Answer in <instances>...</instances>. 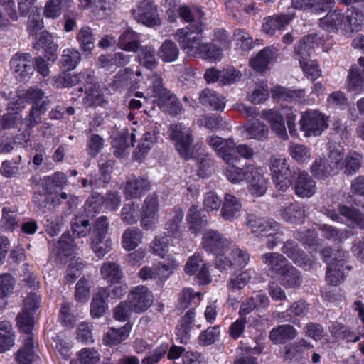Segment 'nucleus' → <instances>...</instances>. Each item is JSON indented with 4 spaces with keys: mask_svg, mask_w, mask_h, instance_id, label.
<instances>
[{
    "mask_svg": "<svg viewBox=\"0 0 364 364\" xmlns=\"http://www.w3.org/2000/svg\"><path fill=\"white\" fill-rule=\"evenodd\" d=\"M129 331L127 325L119 328H109L103 338V343L109 346L119 344L127 338Z\"/></svg>",
    "mask_w": 364,
    "mask_h": 364,
    "instance_id": "obj_38",
    "label": "nucleus"
},
{
    "mask_svg": "<svg viewBox=\"0 0 364 364\" xmlns=\"http://www.w3.org/2000/svg\"><path fill=\"white\" fill-rule=\"evenodd\" d=\"M198 100L203 106L213 111L222 112L225 107V97L209 88L203 89L200 92Z\"/></svg>",
    "mask_w": 364,
    "mask_h": 364,
    "instance_id": "obj_20",
    "label": "nucleus"
},
{
    "mask_svg": "<svg viewBox=\"0 0 364 364\" xmlns=\"http://www.w3.org/2000/svg\"><path fill=\"white\" fill-rule=\"evenodd\" d=\"M35 358L33 338L27 336L23 346L16 353V361L17 364H33Z\"/></svg>",
    "mask_w": 364,
    "mask_h": 364,
    "instance_id": "obj_30",
    "label": "nucleus"
},
{
    "mask_svg": "<svg viewBox=\"0 0 364 364\" xmlns=\"http://www.w3.org/2000/svg\"><path fill=\"white\" fill-rule=\"evenodd\" d=\"M339 213L344 218V224L351 228H358L364 231V213L358 208L347 205L338 206Z\"/></svg>",
    "mask_w": 364,
    "mask_h": 364,
    "instance_id": "obj_18",
    "label": "nucleus"
},
{
    "mask_svg": "<svg viewBox=\"0 0 364 364\" xmlns=\"http://www.w3.org/2000/svg\"><path fill=\"white\" fill-rule=\"evenodd\" d=\"M329 332L331 336L338 339H348V341L357 342L360 340V336L355 335V333L349 330L344 324L333 321L328 326Z\"/></svg>",
    "mask_w": 364,
    "mask_h": 364,
    "instance_id": "obj_40",
    "label": "nucleus"
},
{
    "mask_svg": "<svg viewBox=\"0 0 364 364\" xmlns=\"http://www.w3.org/2000/svg\"><path fill=\"white\" fill-rule=\"evenodd\" d=\"M140 34L128 28L120 35L118 46L128 52H136L140 44Z\"/></svg>",
    "mask_w": 364,
    "mask_h": 364,
    "instance_id": "obj_28",
    "label": "nucleus"
},
{
    "mask_svg": "<svg viewBox=\"0 0 364 364\" xmlns=\"http://www.w3.org/2000/svg\"><path fill=\"white\" fill-rule=\"evenodd\" d=\"M263 264L274 274L278 276L289 264L287 259L279 252H267L261 255Z\"/></svg>",
    "mask_w": 364,
    "mask_h": 364,
    "instance_id": "obj_23",
    "label": "nucleus"
},
{
    "mask_svg": "<svg viewBox=\"0 0 364 364\" xmlns=\"http://www.w3.org/2000/svg\"><path fill=\"white\" fill-rule=\"evenodd\" d=\"M48 98L43 100L40 104L33 105L29 112V114L26 120L28 121L27 127L31 129L37 124L41 123V116L44 114L47 110V106L49 105Z\"/></svg>",
    "mask_w": 364,
    "mask_h": 364,
    "instance_id": "obj_43",
    "label": "nucleus"
},
{
    "mask_svg": "<svg viewBox=\"0 0 364 364\" xmlns=\"http://www.w3.org/2000/svg\"><path fill=\"white\" fill-rule=\"evenodd\" d=\"M72 230L77 237H85L90 235L91 225L87 219L76 217L72 223Z\"/></svg>",
    "mask_w": 364,
    "mask_h": 364,
    "instance_id": "obj_63",
    "label": "nucleus"
},
{
    "mask_svg": "<svg viewBox=\"0 0 364 364\" xmlns=\"http://www.w3.org/2000/svg\"><path fill=\"white\" fill-rule=\"evenodd\" d=\"M319 38L317 33H311L303 37L294 46V56L299 61V63L307 60L311 55L315 46L318 44Z\"/></svg>",
    "mask_w": 364,
    "mask_h": 364,
    "instance_id": "obj_16",
    "label": "nucleus"
},
{
    "mask_svg": "<svg viewBox=\"0 0 364 364\" xmlns=\"http://www.w3.org/2000/svg\"><path fill=\"white\" fill-rule=\"evenodd\" d=\"M168 134L179 155L186 160L191 159L193 156L194 139L191 128L182 123H174L170 124Z\"/></svg>",
    "mask_w": 364,
    "mask_h": 364,
    "instance_id": "obj_4",
    "label": "nucleus"
},
{
    "mask_svg": "<svg viewBox=\"0 0 364 364\" xmlns=\"http://www.w3.org/2000/svg\"><path fill=\"white\" fill-rule=\"evenodd\" d=\"M184 214L182 209L176 208L173 216L166 224V230L173 237H179L182 231V220Z\"/></svg>",
    "mask_w": 364,
    "mask_h": 364,
    "instance_id": "obj_50",
    "label": "nucleus"
},
{
    "mask_svg": "<svg viewBox=\"0 0 364 364\" xmlns=\"http://www.w3.org/2000/svg\"><path fill=\"white\" fill-rule=\"evenodd\" d=\"M16 211L17 209L15 207L12 208H4L2 209L1 226H3L6 230L12 231L18 226Z\"/></svg>",
    "mask_w": 364,
    "mask_h": 364,
    "instance_id": "obj_60",
    "label": "nucleus"
},
{
    "mask_svg": "<svg viewBox=\"0 0 364 364\" xmlns=\"http://www.w3.org/2000/svg\"><path fill=\"white\" fill-rule=\"evenodd\" d=\"M241 208L242 204L237 198L230 193L225 194L220 210L221 217L225 220L233 221L237 219L240 215Z\"/></svg>",
    "mask_w": 364,
    "mask_h": 364,
    "instance_id": "obj_19",
    "label": "nucleus"
},
{
    "mask_svg": "<svg viewBox=\"0 0 364 364\" xmlns=\"http://www.w3.org/2000/svg\"><path fill=\"white\" fill-rule=\"evenodd\" d=\"M33 314V312L22 309V311L16 317L19 328L26 333L27 336H31L30 333L34 326Z\"/></svg>",
    "mask_w": 364,
    "mask_h": 364,
    "instance_id": "obj_58",
    "label": "nucleus"
},
{
    "mask_svg": "<svg viewBox=\"0 0 364 364\" xmlns=\"http://www.w3.org/2000/svg\"><path fill=\"white\" fill-rule=\"evenodd\" d=\"M81 60V55L75 49H65L61 56V64L67 70L75 68Z\"/></svg>",
    "mask_w": 364,
    "mask_h": 364,
    "instance_id": "obj_54",
    "label": "nucleus"
},
{
    "mask_svg": "<svg viewBox=\"0 0 364 364\" xmlns=\"http://www.w3.org/2000/svg\"><path fill=\"white\" fill-rule=\"evenodd\" d=\"M153 294L143 285L133 287L127 296V300L134 309V312L141 314L146 311L153 304Z\"/></svg>",
    "mask_w": 364,
    "mask_h": 364,
    "instance_id": "obj_8",
    "label": "nucleus"
},
{
    "mask_svg": "<svg viewBox=\"0 0 364 364\" xmlns=\"http://www.w3.org/2000/svg\"><path fill=\"white\" fill-rule=\"evenodd\" d=\"M108 298V293L105 288H100L93 295L90 304V314L93 317H100L104 315L107 309L105 299Z\"/></svg>",
    "mask_w": 364,
    "mask_h": 364,
    "instance_id": "obj_35",
    "label": "nucleus"
},
{
    "mask_svg": "<svg viewBox=\"0 0 364 364\" xmlns=\"http://www.w3.org/2000/svg\"><path fill=\"white\" fill-rule=\"evenodd\" d=\"M308 210L306 205L298 202L290 203L281 208L280 215L287 223L301 224L308 217Z\"/></svg>",
    "mask_w": 364,
    "mask_h": 364,
    "instance_id": "obj_12",
    "label": "nucleus"
},
{
    "mask_svg": "<svg viewBox=\"0 0 364 364\" xmlns=\"http://www.w3.org/2000/svg\"><path fill=\"white\" fill-rule=\"evenodd\" d=\"M109 223L105 215L96 218L91 225L90 240L105 238L109 230Z\"/></svg>",
    "mask_w": 364,
    "mask_h": 364,
    "instance_id": "obj_47",
    "label": "nucleus"
},
{
    "mask_svg": "<svg viewBox=\"0 0 364 364\" xmlns=\"http://www.w3.org/2000/svg\"><path fill=\"white\" fill-rule=\"evenodd\" d=\"M10 66L21 80L29 77L33 73L32 57L29 53H16L11 58Z\"/></svg>",
    "mask_w": 364,
    "mask_h": 364,
    "instance_id": "obj_13",
    "label": "nucleus"
},
{
    "mask_svg": "<svg viewBox=\"0 0 364 364\" xmlns=\"http://www.w3.org/2000/svg\"><path fill=\"white\" fill-rule=\"evenodd\" d=\"M344 29L351 32H358L362 29L364 15L362 12L353 9L346 16H344Z\"/></svg>",
    "mask_w": 364,
    "mask_h": 364,
    "instance_id": "obj_49",
    "label": "nucleus"
},
{
    "mask_svg": "<svg viewBox=\"0 0 364 364\" xmlns=\"http://www.w3.org/2000/svg\"><path fill=\"white\" fill-rule=\"evenodd\" d=\"M294 14H279L270 16L263 20L262 31L268 36H273L277 30H280L288 25L294 18Z\"/></svg>",
    "mask_w": 364,
    "mask_h": 364,
    "instance_id": "obj_17",
    "label": "nucleus"
},
{
    "mask_svg": "<svg viewBox=\"0 0 364 364\" xmlns=\"http://www.w3.org/2000/svg\"><path fill=\"white\" fill-rule=\"evenodd\" d=\"M361 160L362 156L357 153L346 156L343 163L344 166L342 167L344 168L345 174L351 176L355 173L361 167Z\"/></svg>",
    "mask_w": 364,
    "mask_h": 364,
    "instance_id": "obj_61",
    "label": "nucleus"
},
{
    "mask_svg": "<svg viewBox=\"0 0 364 364\" xmlns=\"http://www.w3.org/2000/svg\"><path fill=\"white\" fill-rule=\"evenodd\" d=\"M138 62L147 69H154L157 64L156 52L151 46H141L138 49Z\"/></svg>",
    "mask_w": 364,
    "mask_h": 364,
    "instance_id": "obj_44",
    "label": "nucleus"
},
{
    "mask_svg": "<svg viewBox=\"0 0 364 364\" xmlns=\"http://www.w3.org/2000/svg\"><path fill=\"white\" fill-rule=\"evenodd\" d=\"M318 229L322 232V236L328 240L341 242L348 237V231L339 230L333 226L321 224Z\"/></svg>",
    "mask_w": 364,
    "mask_h": 364,
    "instance_id": "obj_48",
    "label": "nucleus"
},
{
    "mask_svg": "<svg viewBox=\"0 0 364 364\" xmlns=\"http://www.w3.org/2000/svg\"><path fill=\"white\" fill-rule=\"evenodd\" d=\"M75 249L74 240L70 234H63L56 245V251L60 260L63 256L70 255Z\"/></svg>",
    "mask_w": 364,
    "mask_h": 364,
    "instance_id": "obj_52",
    "label": "nucleus"
},
{
    "mask_svg": "<svg viewBox=\"0 0 364 364\" xmlns=\"http://www.w3.org/2000/svg\"><path fill=\"white\" fill-rule=\"evenodd\" d=\"M289 151L291 156L299 164L307 163L311 159L310 149L303 144L291 143Z\"/></svg>",
    "mask_w": 364,
    "mask_h": 364,
    "instance_id": "obj_51",
    "label": "nucleus"
},
{
    "mask_svg": "<svg viewBox=\"0 0 364 364\" xmlns=\"http://www.w3.org/2000/svg\"><path fill=\"white\" fill-rule=\"evenodd\" d=\"M346 89L348 92L356 94L364 92V76L357 65H353L349 70L346 80Z\"/></svg>",
    "mask_w": 364,
    "mask_h": 364,
    "instance_id": "obj_31",
    "label": "nucleus"
},
{
    "mask_svg": "<svg viewBox=\"0 0 364 364\" xmlns=\"http://www.w3.org/2000/svg\"><path fill=\"white\" fill-rule=\"evenodd\" d=\"M219 336L220 326H210L200 333L198 337V342L202 346H209L214 343L218 339Z\"/></svg>",
    "mask_w": 364,
    "mask_h": 364,
    "instance_id": "obj_59",
    "label": "nucleus"
},
{
    "mask_svg": "<svg viewBox=\"0 0 364 364\" xmlns=\"http://www.w3.org/2000/svg\"><path fill=\"white\" fill-rule=\"evenodd\" d=\"M135 134L129 133L127 129H123L114 139L112 144L115 148L114 154L117 157L122 158L126 151L134 145Z\"/></svg>",
    "mask_w": 364,
    "mask_h": 364,
    "instance_id": "obj_27",
    "label": "nucleus"
},
{
    "mask_svg": "<svg viewBox=\"0 0 364 364\" xmlns=\"http://www.w3.org/2000/svg\"><path fill=\"white\" fill-rule=\"evenodd\" d=\"M281 251L296 265L305 269H309L311 267L312 261L293 240H288L284 242Z\"/></svg>",
    "mask_w": 364,
    "mask_h": 364,
    "instance_id": "obj_14",
    "label": "nucleus"
},
{
    "mask_svg": "<svg viewBox=\"0 0 364 364\" xmlns=\"http://www.w3.org/2000/svg\"><path fill=\"white\" fill-rule=\"evenodd\" d=\"M107 102L99 85L94 87L88 85L87 90L85 91V97L82 99V103L85 106L95 108L102 107Z\"/></svg>",
    "mask_w": 364,
    "mask_h": 364,
    "instance_id": "obj_32",
    "label": "nucleus"
},
{
    "mask_svg": "<svg viewBox=\"0 0 364 364\" xmlns=\"http://www.w3.org/2000/svg\"><path fill=\"white\" fill-rule=\"evenodd\" d=\"M245 225L250 232L259 238H267L266 246L273 250L280 242L283 235L282 225L271 218L259 217L255 214H247Z\"/></svg>",
    "mask_w": 364,
    "mask_h": 364,
    "instance_id": "obj_1",
    "label": "nucleus"
},
{
    "mask_svg": "<svg viewBox=\"0 0 364 364\" xmlns=\"http://www.w3.org/2000/svg\"><path fill=\"white\" fill-rule=\"evenodd\" d=\"M328 117L318 110H307L301 114L299 122L305 136H318L328 127Z\"/></svg>",
    "mask_w": 364,
    "mask_h": 364,
    "instance_id": "obj_5",
    "label": "nucleus"
},
{
    "mask_svg": "<svg viewBox=\"0 0 364 364\" xmlns=\"http://www.w3.org/2000/svg\"><path fill=\"white\" fill-rule=\"evenodd\" d=\"M348 257V252L338 249L335 254L333 260L328 264L326 270V279L332 285H338L344 280L345 269H350V267L346 265L345 262Z\"/></svg>",
    "mask_w": 364,
    "mask_h": 364,
    "instance_id": "obj_7",
    "label": "nucleus"
},
{
    "mask_svg": "<svg viewBox=\"0 0 364 364\" xmlns=\"http://www.w3.org/2000/svg\"><path fill=\"white\" fill-rule=\"evenodd\" d=\"M311 172L313 176L318 179H325L331 176L338 173V169L331 166L326 159H318L311 166Z\"/></svg>",
    "mask_w": 364,
    "mask_h": 364,
    "instance_id": "obj_33",
    "label": "nucleus"
},
{
    "mask_svg": "<svg viewBox=\"0 0 364 364\" xmlns=\"http://www.w3.org/2000/svg\"><path fill=\"white\" fill-rule=\"evenodd\" d=\"M246 181L249 184L250 192L254 196H261L267 189V182L262 173V169L252 165L247 166Z\"/></svg>",
    "mask_w": 364,
    "mask_h": 364,
    "instance_id": "obj_15",
    "label": "nucleus"
},
{
    "mask_svg": "<svg viewBox=\"0 0 364 364\" xmlns=\"http://www.w3.org/2000/svg\"><path fill=\"white\" fill-rule=\"evenodd\" d=\"M133 18L138 22L149 27L160 25L157 7L152 0H141L136 9L132 10Z\"/></svg>",
    "mask_w": 364,
    "mask_h": 364,
    "instance_id": "obj_6",
    "label": "nucleus"
},
{
    "mask_svg": "<svg viewBox=\"0 0 364 364\" xmlns=\"http://www.w3.org/2000/svg\"><path fill=\"white\" fill-rule=\"evenodd\" d=\"M168 240L166 233L156 236L151 243L152 252L161 257H164L168 252Z\"/></svg>",
    "mask_w": 364,
    "mask_h": 364,
    "instance_id": "obj_64",
    "label": "nucleus"
},
{
    "mask_svg": "<svg viewBox=\"0 0 364 364\" xmlns=\"http://www.w3.org/2000/svg\"><path fill=\"white\" fill-rule=\"evenodd\" d=\"M186 220L189 230L193 234H198L208 223L205 216L201 215V209L198 205H192L188 209Z\"/></svg>",
    "mask_w": 364,
    "mask_h": 364,
    "instance_id": "obj_25",
    "label": "nucleus"
},
{
    "mask_svg": "<svg viewBox=\"0 0 364 364\" xmlns=\"http://www.w3.org/2000/svg\"><path fill=\"white\" fill-rule=\"evenodd\" d=\"M103 279L109 282H117L123 277V274L118 264L115 262H105L100 269Z\"/></svg>",
    "mask_w": 364,
    "mask_h": 364,
    "instance_id": "obj_45",
    "label": "nucleus"
},
{
    "mask_svg": "<svg viewBox=\"0 0 364 364\" xmlns=\"http://www.w3.org/2000/svg\"><path fill=\"white\" fill-rule=\"evenodd\" d=\"M112 241L110 238L90 240V248L98 258H102L112 250Z\"/></svg>",
    "mask_w": 364,
    "mask_h": 364,
    "instance_id": "obj_53",
    "label": "nucleus"
},
{
    "mask_svg": "<svg viewBox=\"0 0 364 364\" xmlns=\"http://www.w3.org/2000/svg\"><path fill=\"white\" fill-rule=\"evenodd\" d=\"M102 200V196L97 192H93L88 197L85 203V211L87 217H93L100 211Z\"/></svg>",
    "mask_w": 364,
    "mask_h": 364,
    "instance_id": "obj_56",
    "label": "nucleus"
},
{
    "mask_svg": "<svg viewBox=\"0 0 364 364\" xmlns=\"http://www.w3.org/2000/svg\"><path fill=\"white\" fill-rule=\"evenodd\" d=\"M179 53L180 50L177 44L171 39L165 40L158 50V56L165 63L176 61L179 56Z\"/></svg>",
    "mask_w": 364,
    "mask_h": 364,
    "instance_id": "obj_34",
    "label": "nucleus"
},
{
    "mask_svg": "<svg viewBox=\"0 0 364 364\" xmlns=\"http://www.w3.org/2000/svg\"><path fill=\"white\" fill-rule=\"evenodd\" d=\"M246 132L249 138L264 140L268 137L269 129L264 123L256 121L247 126Z\"/></svg>",
    "mask_w": 364,
    "mask_h": 364,
    "instance_id": "obj_55",
    "label": "nucleus"
},
{
    "mask_svg": "<svg viewBox=\"0 0 364 364\" xmlns=\"http://www.w3.org/2000/svg\"><path fill=\"white\" fill-rule=\"evenodd\" d=\"M277 277L280 284L286 289L299 287L302 282L301 272L291 263H289Z\"/></svg>",
    "mask_w": 364,
    "mask_h": 364,
    "instance_id": "obj_22",
    "label": "nucleus"
},
{
    "mask_svg": "<svg viewBox=\"0 0 364 364\" xmlns=\"http://www.w3.org/2000/svg\"><path fill=\"white\" fill-rule=\"evenodd\" d=\"M292 184L295 194L299 198H311L316 192V185L312 177L304 170L299 169Z\"/></svg>",
    "mask_w": 364,
    "mask_h": 364,
    "instance_id": "obj_10",
    "label": "nucleus"
},
{
    "mask_svg": "<svg viewBox=\"0 0 364 364\" xmlns=\"http://www.w3.org/2000/svg\"><path fill=\"white\" fill-rule=\"evenodd\" d=\"M203 247L215 255H221L230 245V242L217 230H205L202 237Z\"/></svg>",
    "mask_w": 364,
    "mask_h": 364,
    "instance_id": "obj_9",
    "label": "nucleus"
},
{
    "mask_svg": "<svg viewBox=\"0 0 364 364\" xmlns=\"http://www.w3.org/2000/svg\"><path fill=\"white\" fill-rule=\"evenodd\" d=\"M203 31L201 22L191 24L185 28L178 29L175 38L183 50L190 56L198 57L205 43L202 42L200 36Z\"/></svg>",
    "mask_w": 364,
    "mask_h": 364,
    "instance_id": "obj_3",
    "label": "nucleus"
},
{
    "mask_svg": "<svg viewBox=\"0 0 364 364\" xmlns=\"http://www.w3.org/2000/svg\"><path fill=\"white\" fill-rule=\"evenodd\" d=\"M73 0H48L44 6L43 15L48 18H57L62 13L63 7H68Z\"/></svg>",
    "mask_w": 364,
    "mask_h": 364,
    "instance_id": "obj_42",
    "label": "nucleus"
},
{
    "mask_svg": "<svg viewBox=\"0 0 364 364\" xmlns=\"http://www.w3.org/2000/svg\"><path fill=\"white\" fill-rule=\"evenodd\" d=\"M141 239L142 232L139 228H129L122 235V247L127 251L133 250L141 242Z\"/></svg>",
    "mask_w": 364,
    "mask_h": 364,
    "instance_id": "obj_39",
    "label": "nucleus"
},
{
    "mask_svg": "<svg viewBox=\"0 0 364 364\" xmlns=\"http://www.w3.org/2000/svg\"><path fill=\"white\" fill-rule=\"evenodd\" d=\"M159 201L155 195L148 196L141 208V226L145 230L151 229L158 220Z\"/></svg>",
    "mask_w": 364,
    "mask_h": 364,
    "instance_id": "obj_11",
    "label": "nucleus"
},
{
    "mask_svg": "<svg viewBox=\"0 0 364 364\" xmlns=\"http://www.w3.org/2000/svg\"><path fill=\"white\" fill-rule=\"evenodd\" d=\"M159 100L164 111L168 112L170 114L177 115L182 110V105L178 99L170 92L160 97Z\"/></svg>",
    "mask_w": 364,
    "mask_h": 364,
    "instance_id": "obj_46",
    "label": "nucleus"
},
{
    "mask_svg": "<svg viewBox=\"0 0 364 364\" xmlns=\"http://www.w3.org/2000/svg\"><path fill=\"white\" fill-rule=\"evenodd\" d=\"M14 334L9 321H1V353L14 346Z\"/></svg>",
    "mask_w": 364,
    "mask_h": 364,
    "instance_id": "obj_57",
    "label": "nucleus"
},
{
    "mask_svg": "<svg viewBox=\"0 0 364 364\" xmlns=\"http://www.w3.org/2000/svg\"><path fill=\"white\" fill-rule=\"evenodd\" d=\"M194 316V309L192 308L180 320V323L176 328V334L181 343L186 344L189 340L190 331Z\"/></svg>",
    "mask_w": 364,
    "mask_h": 364,
    "instance_id": "obj_29",
    "label": "nucleus"
},
{
    "mask_svg": "<svg viewBox=\"0 0 364 364\" xmlns=\"http://www.w3.org/2000/svg\"><path fill=\"white\" fill-rule=\"evenodd\" d=\"M149 182L144 178H130L125 183V197L127 199L139 198L143 192L149 190Z\"/></svg>",
    "mask_w": 364,
    "mask_h": 364,
    "instance_id": "obj_26",
    "label": "nucleus"
},
{
    "mask_svg": "<svg viewBox=\"0 0 364 364\" xmlns=\"http://www.w3.org/2000/svg\"><path fill=\"white\" fill-rule=\"evenodd\" d=\"M76 40L84 52L90 53L94 48L95 38L92 28L89 26L80 28L77 33Z\"/></svg>",
    "mask_w": 364,
    "mask_h": 364,
    "instance_id": "obj_41",
    "label": "nucleus"
},
{
    "mask_svg": "<svg viewBox=\"0 0 364 364\" xmlns=\"http://www.w3.org/2000/svg\"><path fill=\"white\" fill-rule=\"evenodd\" d=\"M344 16L339 11H329L326 16L320 19L321 26L328 32H336L343 25Z\"/></svg>",
    "mask_w": 364,
    "mask_h": 364,
    "instance_id": "obj_37",
    "label": "nucleus"
},
{
    "mask_svg": "<svg viewBox=\"0 0 364 364\" xmlns=\"http://www.w3.org/2000/svg\"><path fill=\"white\" fill-rule=\"evenodd\" d=\"M298 335L297 330L291 324H282L271 330L269 339L274 344H285Z\"/></svg>",
    "mask_w": 364,
    "mask_h": 364,
    "instance_id": "obj_21",
    "label": "nucleus"
},
{
    "mask_svg": "<svg viewBox=\"0 0 364 364\" xmlns=\"http://www.w3.org/2000/svg\"><path fill=\"white\" fill-rule=\"evenodd\" d=\"M272 97L287 102H294L305 97L304 89L291 90L284 87L277 86L272 90Z\"/></svg>",
    "mask_w": 364,
    "mask_h": 364,
    "instance_id": "obj_36",
    "label": "nucleus"
},
{
    "mask_svg": "<svg viewBox=\"0 0 364 364\" xmlns=\"http://www.w3.org/2000/svg\"><path fill=\"white\" fill-rule=\"evenodd\" d=\"M277 51L273 46L264 48L256 57L250 60V66L257 72H264L269 62L276 57Z\"/></svg>",
    "mask_w": 364,
    "mask_h": 364,
    "instance_id": "obj_24",
    "label": "nucleus"
},
{
    "mask_svg": "<svg viewBox=\"0 0 364 364\" xmlns=\"http://www.w3.org/2000/svg\"><path fill=\"white\" fill-rule=\"evenodd\" d=\"M269 168L276 188L282 191H286L292 186L296 173L299 170L291 167L282 155L272 156L269 161Z\"/></svg>",
    "mask_w": 364,
    "mask_h": 364,
    "instance_id": "obj_2",
    "label": "nucleus"
},
{
    "mask_svg": "<svg viewBox=\"0 0 364 364\" xmlns=\"http://www.w3.org/2000/svg\"><path fill=\"white\" fill-rule=\"evenodd\" d=\"M225 174L231 183H238L244 179L246 180L247 176V166L245 171H243L242 168L237 167L235 164L228 165L225 166Z\"/></svg>",
    "mask_w": 364,
    "mask_h": 364,
    "instance_id": "obj_62",
    "label": "nucleus"
}]
</instances>
